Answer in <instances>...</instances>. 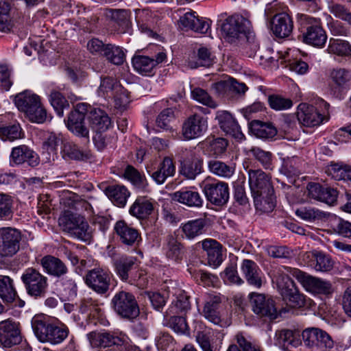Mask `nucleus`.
<instances>
[{
  "label": "nucleus",
  "instance_id": "obj_1",
  "mask_svg": "<svg viewBox=\"0 0 351 351\" xmlns=\"http://www.w3.org/2000/svg\"><path fill=\"white\" fill-rule=\"evenodd\" d=\"M252 27L249 15L245 13L234 14L228 16L221 25L224 38L230 43H237L248 40Z\"/></svg>",
  "mask_w": 351,
  "mask_h": 351
},
{
  "label": "nucleus",
  "instance_id": "obj_2",
  "mask_svg": "<svg viewBox=\"0 0 351 351\" xmlns=\"http://www.w3.org/2000/svg\"><path fill=\"white\" fill-rule=\"evenodd\" d=\"M15 105L32 122L43 123L47 119V111L43 106L40 97L29 91H24L16 95Z\"/></svg>",
  "mask_w": 351,
  "mask_h": 351
},
{
  "label": "nucleus",
  "instance_id": "obj_3",
  "mask_svg": "<svg viewBox=\"0 0 351 351\" xmlns=\"http://www.w3.org/2000/svg\"><path fill=\"white\" fill-rule=\"evenodd\" d=\"M58 221L62 230L75 238L83 241L90 240L93 232L82 215L68 212L60 217Z\"/></svg>",
  "mask_w": 351,
  "mask_h": 351
},
{
  "label": "nucleus",
  "instance_id": "obj_4",
  "mask_svg": "<svg viewBox=\"0 0 351 351\" xmlns=\"http://www.w3.org/2000/svg\"><path fill=\"white\" fill-rule=\"evenodd\" d=\"M202 113L195 112L189 116L182 125V136L187 141L195 139L203 136L208 128V119L206 116L209 110L198 107Z\"/></svg>",
  "mask_w": 351,
  "mask_h": 351
},
{
  "label": "nucleus",
  "instance_id": "obj_5",
  "mask_svg": "<svg viewBox=\"0 0 351 351\" xmlns=\"http://www.w3.org/2000/svg\"><path fill=\"white\" fill-rule=\"evenodd\" d=\"M302 42L321 48L326 44L327 36L319 19L307 15L302 16Z\"/></svg>",
  "mask_w": 351,
  "mask_h": 351
},
{
  "label": "nucleus",
  "instance_id": "obj_6",
  "mask_svg": "<svg viewBox=\"0 0 351 351\" xmlns=\"http://www.w3.org/2000/svg\"><path fill=\"white\" fill-rule=\"evenodd\" d=\"M88 339L98 351H123L128 343L125 335L110 332H92L88 335Z\"/></svg>",
  "mask_w": 351,
  "mask_h": 351
},
{
  "label": "nucleus",
  "instance_id": "obj_7",
  "mask_svg": "<svg viewBox=\"0 0 351 351\" xmlns=\"http://www.w3.org/2000/svg\"><path fill=\"white\" fill-rule=\"evenodd\" d=\"M114 311L121 317L132 320L140 313L138 302L133 294L125 291L117 293L111 300Z\"/></svg>",
  "mask_w": 351,
  "mask_h": 351
},
{
  "label": "nucleus",
  "instance_id": "obj_8",
  "mask_svg": "<svg viewBox=\"0 0 351 351\" xmlns=\"http://www.w3.org/2000/svg\"><path fill=\"white\" fill-rule=\"evenodd\" d=\"M277 287L282 300L290 306L302 308L306 305V297L299 291L294 281L287 274L279 276Z\"/></svg>",
  "mask_w": 351,
  "mask_h": 351
},
{
  "label": "nucleus",
  "instance_id": "obj_9",
  "mask_svg": "<svg viewBox=\"0 0 351 351\" xmlns=\"http://www.w3.org/2000/svg\"><path fill=\"white\" fill-rule=\"evenodd\" d=\"M318 104L320 108H324L322 114L313 106L300 105L297 113L300 123L306 127H314L319 125L325 119L327 121L328 119L329 104L321 99Z\"/></svg>",
  "mask_w": 351,
  "mask_h": 351
},
{
  "label": "nucleus",
  "instance_id": "obj_10",
  "mask_svg": "<svg viewBox=\"0 0 351 351\" xmlns=\"http://www.w3.org/2000/svg\"><path fill=\"white\" fill-rule=\"evenodd\" d=\"M289 272L308 292L329 294L332 291V285L328 281L313 277L296 268H289Z\"/></svg>",
  "mask_w": 351,
  "mask_h": 351
},
{
  "label": "nucleus",
  "instance_id": "obj_11",
  "mask_svg": "<svg viewBox=\"0 0 351 351\" xmlns=\"http://www.w3.org/2000/svg\"><path fill=\"white\" fill-rule=\"evenodd\" d=\"M27 293L35 298L43 297L47 289V278L36 269L27 268L21 276Z\"/></svg>",
  "mask_w": 351,
  "mask_h": 351
},
{
  "label": "nucleus",
  "instance_id": "obj_12",
  "mask_svg": "<svg viewBox=\"0 0 351 351\" xmlns=\"http://www.w3.org/2000/svg\"><path fill=\"white\" fill-rule=\"evenodd\" d=\"M90 106L85 103L77 104L68 117L67 128L77 136L88 138L89 130L85 125V116Z\"/></svg>",
  "mask_w": 351,
  "mask_h": 351
},
{
  "label": "nucleus",
  "instance_id": "obj_13",
  "mask_svg": "<svg viewBox=\"0 0 351 351\" xmlns=\"http://www.w3.org/2000/svg\"><path fill=\"white\" fill-rule=\"evenodd\" d=\"M203 192L208 202L215 206H223L229 199L228 184L224 182H206L203 184Z\"/></svg>",
  "mask_w": 351,
  "mask_h": 351
},
{
  "label": "nucleus",
  "instance_id": "obj_14",
  "mask_svg": "<svg viewBox=\"0 0 351 351\" xmlns=\"http://www.w3.org/2000/svg\"><path fill=\"white\" fill-rule=\"evenodd\" d=\"M250 295L252 309L255 314L270 319L277 318L278 313L273 299L257 293H252Z\"/></svg>",
  "mask_w": 351,
  "mask_h": 351
},
{
  "label": "nucleus",
  "instance_id": "obj_15",
  "mask_svg": "<svg viewBox=\"0 0 351 351\" xmlns=\"http://www.w3.org/2000/svg\"><path fill=\"white\" fill-rule=\"evenodd\" d=\"M22 341L20 324L8 319L0 322V344L5 348H11Z\"/></svg>",
  "mask_w": 351,
  "mask_h": 351
},
{
  "label": "nucleus",
  "instance_id": "obj_16",
  "mask_svg": "<svg viewBox=\"0 0 351 351\" xmlns=\"http://www.w3.org/2000/svg\"><path fill=\"white\" fill-rule=\"evenodd\" d=\"M21 232L15 228H0V255L12 256L19 250Z\"/></svg>",
  "mask_w": 351,
  "mask_h": 351
},
{
  "label": "nucleus",
  "instance_id": "obj_17",
  "mask_svg": "<svg viewBox=\"0 0 351 351\" xmlns=\"http://www.w3.org/2000/svg\"><path fill=\"white\" fill-rule=\"evenodd\" d=\"M111 277L107 271L101 268L93 269L85 277L86 284L99 294L106 293L110 285Z\"/></svg>",
  "mask_w": 351,
  "mask_h": 351
},
{
  "label": "nucleus",
  "instance_id": "obj_18",
  "mask_svg": "<svg viewBox=\"0 0 351 351\" xmlns=\"http://www.w3.org/2000/svg\"><path fill=\"white\" fill-rule=\"evenodd\" d=\"M248 180L252 195L274 192L270 176L261 169H250Z\"/></svg>",
  "mask_w": 351,
  "mask_h": 351
},
{
  "label": "nucleus",
  "instance_id": "obj_19",
  "mask_svg": "<svg viewBox=\"0 0 351 351\" xmlns=\"http://www.w3.org/2000/svg\"><path fill=\"white\" fill-rule=\"evenodd\" d=\"M216 119L220 128L227 134L241 141L245 138L241 128L233 118L232 114L227 111H217Z\"/></svg>",
  "mask_w": 351,
  "mask_h": 351
},
{
  "label": "nucleus",
  "instance_id": "obj_20",
  "mask_svg": "<svg viewBox=\"0 0 351 351\" xmlns=\"http://www.w3.org/2000/svg\"><path fill=\"white\" fill-rule=\"evenodd\" d=\"M330 76L333 82L331 92L335 97L341 99L348 88L351 72L345 69H335L331 71Z\"/></svg>",
  "mask_w": 351,
  "mask_h": 351
},
{
  "label": "nucleus",
  "instance_id": "obj_21",
  "mask_svg": "<svg viewBox=\"0 0 351 351\" xmlns=\"http://www.w3.org/2000/svg\"><path fill=\"white\" fill-rule=\"evenodd\" d=\"M10 162L15 165L27 162L30 167H35L40 163L38 155L27 145H22L12 149Z\"/></svg>",
  "mask_w": 351,
  "mask_h": 351
},
{
  "label": "nucleus",
  "instance_id": "obj_22",
  "mask_svg": "<svg viewBox=\"0 0 351 351\" xmlns=\"http://www.w3.org/2000/svg\"><path fill=\"white\" fill-rule=\"evenodd\" d=\"M293 28L291 16L285 13L276 14L271 21V29L274 34L279 38L289 36Z\"/></svg>",
  "mask_w": 351,
  "mask_h": 351
},
{
  "label": "nucleus",
  "instance_id": "obj_23",
  "mask_svg": "<svg viewBox=\"0 0 351 351\" xmlns=\"http://www.w3.org/2000/svg\"><path fill=\"white\" fill-rule=\"evenodd\" d=\"M221 303L219 295H210L205 302L202 314L210 322L222 326L226 322H223L219 312Z\"/></svg>",
  "mask_w": 351,
  "mask_h": 351
},
{
  "label": "nucleus",
  "instance_id": "obj_24",
  "mask_svg": "<svg viewBox=\"0 0 351 351\" xmlns=\"http://www.w3.org/2000/svg\"><path fill=\"white\" fill-rule=\"evenodd\" d=\"M106 16L118 27L121 33L129 32L132 27L131 12L125 9H107Z\"/></svg>",
  "mask_w": 351,
  "mask_h": 351
},
{
  "label": "nucleus",
  "instance_id": "obj_25",
  "mask_svg": "<svg viewBox=\"0 0 351 351\" xmlns=\"http://www.w3.org/2000/svg\"><path fill=\"white\" fill-rule=\"evenodd\" d=\"M195 14V12H188L181 16L178 21L180 25L197 33L206 34L210 28L209 22L199 19Z\"/></svg>",
  "mask_w": 351,
  "mask_h": 351
},
{
  "label": "nucleus",
  "instance_id": "obj_26",
  "mask_svg": "<svg viewBox=\"0 0 351 351\" xmlns=\"http://www.w3.org/2000/svg\"><path fill=\"white\" fill-rule=\"evenodd\" d=\"M114 230L121 243L126 245L132 246L140 239L138 230L128 224L124 220L117 221Z\"/></svg>",
  "mask_w": 351,
  "mask_h": 351
},
{
  "label": "nucleus",
  "instance_id": "obj_27",
  "mask_svg": "<svg viewBox=\"0 0 351 351\" xmlns=\"http://www.w3.org/2000/svg\"><path fill=\"white\" fill-rule=\"evenodd\" d=\"M156 202L145 196L138 197L131 206L130 213L138 219L147 218L154 210Z\"/></svg>",
  "mask_w": 351,
  "mask_h": 351
},
{
  "label": "nucleus",
  "instance_id": "obj_28",
  "mask_svg": "<svg viewBox=\"0 0 351 351\" xmlns=\"http://www.w3.org/2000/svg\"><path fill=\"white\" fill-rule=\"evenodd\" d=\"M88 119L93 130L97 132L107 130L111 125V120L108 115L99 108H88Z\"/></svg>",
  "mask_w": 351,
  "mask_h": 351
},
{
  "label": "nucleus",
  "instance_id": "obj_29",
  "mask_svg": "<svg viewBox=\"0 0 351 351\" xmlns=\"http://www.w3.org/2000/svg\"><path fill=\"white\" fill-rule=\"evenodd\" d=\"M171 198L189 207L199 208L203 204V199L200 194L197 191L189 189L176 191L171 195Z\"/></svg>",
  "mask_w": 351,
  "mask_h": 351
},
{
  "label": "nucleus",
  "instance_id": "obj_30",
  "mask_svg": "<svg viewBox=\"0 0 351 351\" xmlns=\"http://www.w3.org/2000/svg\"><path fill=\"white\" fill-rule=\"evenodd\" d=\"M202 248L207 254L208 263L213 267L219 266L222 261V245L216 240L207 239L202 241Z\"/></svg>",
  "mask_w": 351,
  "mask_h": 351
},
{
  "label": "nucleus",
  "instance_id": "obj_31",
  "mask_svg": "<svg viewBox=\"0 0 351 351\" xmlns=\"http://www.w3.org/2000/svg\"><path fill=\"white\" fill-rule=\"evenodd\" d=\"M169 293L176 298L168 309L169 313H178L186 311L190 308L189 296L186 292L178 287H169Z\"/></svg>",
  "mask_w": 351,
  "mask_h": 351
},
{
  "label": "nucleus",
  "instance_id": "obj_32",
  "mask_svg": "<svg viewBox=\"0 0 351 351\" xmlns=\"http://www.w3.org/2000/svg\"><path fill=\"white\" fill-rule=\"evenodd\" d=\"M176 173V167L172 158L165 157L159 164L158 169L150 173L152 178L158 184L165 183L167 178L172 177Z\"/></svg>",
  "mask_w": 351,
  "mask_h": 351
},
{
  "label": "nucleus",
  "instance_id": "obj_33",
  "mask_svg": "<svg viewBox=\"0 0 351 351\" xmlns=\"http://www.w3.org/2000/svg\"><path fill=\"white\" fill-rule=\"evenodd\" d=\"M41 265L48 274L60 278L68 272L66 265L58 258L46 256L41 259Z\"/></svg>",
  "mask_w": 351,
  "mask_h": 351
},
{
  "label": "nucleus",
  "instance_id": "obj_34",
  "mask_svg": "<svg viewBox=\"0 0 351 351\" xmlns=\"http://www.w3.org/2000/svg\"><path fill=\"white\" fill-rule=\"evenodd\" d=\"M325 171L333 179L343 180L351 185V165L332 162L326 167Z\"/></svg>",
  "mask_w": 351,
  "mask_h": 351
},
{
  "label": "nucleus",
  "instance_id": "obj_35",
  "mask_svg": "<svg viewBox=\"0 0 351 351\" xmlns=\"http://www.w3.org/2000/svg\"><path fill=\"white\" fill-rule=\"evenodd\" d=\"M241 270L245 275L247 282L252 286L260 288L262 285V279L260 276L261 270L256 263L251 260H243Z\"/></svg>",
  "mask_w": 351,
  "mask_h": 351
},
{
  "label": "nucleus",
  "instance_id": "obj_36",
  "mask_svg": "<svg viewBox=\"0 0 351 351\" xmlns=\"http://www.w3.org/2000/svg\"><path fill=\"white\" fill-rule=\"evenodd\" d=\"M54 324H50L41 315L33 317L32 327L37 338L42 342H49Z\"/></svg>",
  "mask_w": 351,
  "mask_h": 351
},
{
  "label": "nucleus",
  "instance_id": "obj_37",
  "mask_svg": "<svg viewBox=\"0 0 351 351\" xmlns=\"http://www.w3.org/2000/svg\"><path fill=\"white\" fill-rule=\"evenodd\" d=\"M249 128L254 136L261 138H272L277 134V129L270 122L254 120L250 122Z\"/></svg>",
  "mask_w": 351,
  "mask_h": 351
},
{
  "label": "nucleus",
  "instance_id": "obj_38",
  "mask_svg": "<svg viewBox=\"0 0 351 351\" xmlns=\"http://www.w3.org/2000/svg\"><path fill=\"white\" fill-rule=\"evenodd\" d=\"M62 155L65 160H87L91 158L92 154L88 150H83L71 142L63 144Z\"/></svg>",
  "mask_w": 351,
  "mask_h": 351
},
{
  "label": "nucleus",
  "instance_id": "obj_39",
  "mask_svg": "<svg viewBox=\"0 0 351 351\" xmlns=\"http://www.w3.org/2000/svg\"><path fill=\"white\" fill-rule=\"evenodd\" d=\"M105 193L117 206L123 207L130 196V192L124 186L112 185L105 189Z\"/></svg>",
  "mask_w": 351,
  "mask_h": 351
},
{
  "label": "nucleus",
  "instance_id": "obj_40",
  "mask_svg": "<svg viewBox=\"0 0 351 351\" xmlns=\"http://www.w3.org/2000/svg\"><path fill=\"white\" fill-rule=\"evenodd\" d=\"M136 258L121 256L114 261L115 271L121 280L126 282L130 276V271L135 265Z\"/></svg>",
  "mask_w": 351,
  "mask_h": 351
},
{
  "label": "nucleus",
  "instance_id": "obj_41",
  "mask_svg": "<svg viewBox=\"0 0 351 351\" xmlns=\"http://www.w3.org/2000/svg\"><path fill=\"white\" fill-rule=\"evenodd\" d=\"M213 56L210 50L205 47H201L197 49V55L189 59L188 66L191 69H196L199 66L208 67L213 64Z\"/></svg>",
  "mask_w": 351,
  "mask_h": 351
},
{
  "label": "nucleus",
  "instance_id": "obj_42",
  "mask_svg": "<svg viewBox=\"0 0 351 351\" xmlns=\"http://www.w3.org/2000/svg\"><path fill=\"white\" fill-rule=\"evenodd\" d=\"M208 168L210 173L223 178H231L235 170L233 165H228L215 159L210 160L208 162Z\"/></svg>",
  "mask_w": 351,
  "mask_h": 351
},
{
  "label": "nucleus",
  "instance_id": "obj_43",
  "mask_svg": "<svg viewBox=\"0 0 351 351\" xmlns=\"http://www.w3.org/2000/svg\"><path fill=\"white\" fill-rule=\"evenodd\" d=\"M256 208L263 213H269L273 210L276 206L274 191L269 193H260L258 195H252Z\"/></svg>",
  "mask_w": 351,
  "mask_h": 351
},
{
  "label": "nucleus",
  "instance_id": "obj_44",
  "mask_svg": "<svg viewBox=\"0 0 351 351\" xmlns=\"http://www.w3.org/2000/svg\"><path fill=\"white\" fill-rule=\"evenodd\" d=\"M123 176L138 189L145 190L148 186V182L145 176L141 173L132 165H128L125 167Z\"/></svg>",
  "mask_w": 351,
  "mask_h": 351
},
{
  "label": "nucleus",
  "instance_id": "obj_45",
  "mask_svg": "<svg viewBox=\"0 0 351 351\" xmlns=\"http://www.w3.org/2000/svg\"><path fill=\"white\" fill-rule=\"evenodd\" d=\"M206 154L215 156H219L227 149L228 141L223 138H217L212 140L207 139L202 144Z\"/></svg>",
  "mask_w": 351,
  "mask_h": 351
},
{
  "label": "nucleus",
  "instance_id": "obj_46",
  "mask_svg": "<svg viewBox=\"0 0 351 351\" xmlns=\"http://www.w3.org/2000/svg\"><path fill=\"white\" fill-rule=\"evenodd\" d=\"M132 63L138 73L145 75H150L156 66L154 59L145 56H134Z\"/></svg>",
  "mask_w": 351,
  "mask_h": 351
},
{
  "label": "nucleus",
  "instance_id": "obj_47",
  "mask_svg": "<svg viewBox=\"0 0 351 351\" xmlns=\"http://www.w3.org/2000/svg\"><path fill=\"white\" fill-rule=\"evenodd\" d=\"M203 160L198 158H194L191 161L182 164L180 173L186 178L194 180L196 176L202 171Z\"/></svg>",
  "mask_w": 351,
  "mask_h": 351
},
{
  "label": "nucleus",
  "instance_id": "obj_48",
  "mask_svg": "<svg viewBox=\"0 0 351 351\" xmlns=\"http://www.w3.org/2000/svg\"><path fill=\"white\" fill-rule=\"evenodd\" d=\"M16 296L14 282L8 276H0V298L6 302H12Z\"/></svg>",
  "mask_w": 351,
  "mask_h": 351
},
{
  "label": "nucleus",
  "instance_id": "obj_49",
  "mask_svg": "<svg viewBox=\"0 0 351 351\" xmlns=\"http://www.w3.org/2000/svg\"><path fill=\"white\" fill-rule=\"evenodd\" d=\"M205 225L204 219H197L183 223L181 228L186 238L193 239L203 233Z\"/></svg>",
  "mask_w": 351,
  "mask_h": 351
},
{
  "label": "nucleus",
  "instance_id": "obj_50",
  "mask_svg": "<svg viewBox=\"0 0 351 351\" xmlns=\"http://www.w3.org/2000/svg\"><path fill=\"white\" fill-rule=\"evenodd\" d=\"M103 57L112 64H122L125 60V55L122 47L113 44H106Z\"/></svg>",
  "mask_w": 351,
  "mask_h": 351
},
{
  "label": "nucleus",
  "instance_id": "obj_51",
  "mask_svg": "<svg viewBox=\"0 0 351 351\" xmlns=\"http://www.w3.org/2000/svg\"><path fill=\"white\" fill-rule=\"evenodd\" d=\"M327 51L329 53L351 58V45L344 40L331 38Z\"/></svg>",
  "mask_w": 351,
  "mask_h": 351
},
{
  "label": "nucleus",
  "instance_id": "obj_52",
  "mask_svg": "<svg viewBox=\"0 0 351 351\" xmlns=\"http://www.w3.org/2000/svg\"><path fill=\"white\" fill-rule=\"evenodd\" d=\"M301 162L298 157L283 159L280 172L287 177L298 176L301 173Z\"/></svg>",
  "mask_w": 351,
  "mask_h": 351
},
{
  "label": "nucleus",
  "instance_id": "obj_53",
  "mask_svg": "<svg viewBox=\"0 0 351 351\" xmlns=\"http://www.w3.org/2000/svg\"><path fill=\"white\" fill-rule=\"evenodd\" d=\"M49 101L57 114L60 117L64 115V110L68 109L69 107V101L60 92L56 89H53L51 91Z\"/></svg>",
  "mask_w": 351,
  "mask_h": 351
},
{
  "label": "nucleus",
  "instance_id": "obj_54",
  "mask_svg": "<svg viewBox=\"0 0 351 351\" xmlns=\"http://www.w3.org/2000/svg\"><path fill=\"white\" fill-rule=\"evenodd\" d=\"M167 311L164 315V324L172 328L176 332L183 333L187 330V324L186 319L182 316L171 315Z\"/></svg>",
  "mask_w": 351,
  "mask_h": 351
},
{
  "label": "nucleus",
  "instance_id": "obj_55",
  "mask_svg": "<svg viewBox=\"0 0 351 351\" xmlns=\"http://www.w3.org/2000/svg\"><path fill=\"white\" fill-rule=\"evenodd\" d=\"M24 133L19 123L0 126V137L3 141H13L23 138Z\"/></svg>",
  "mask_w": 351,
  "mask_h": 351
},
{
  "label": "nucleus",
  "instance_id": "obj_56",
  "mask_svg": "<svg viewBox=\"0 0 351 351\" xmlns=\"http://www.w3.org/2000/svg\"><path fill=\"white\" fill-rule=\"evenodd\" d=\"M166 256L168 258L178 261L182 258L181 245L173 236H168L166 239Z\"/></svg>",
  "mask_w": 351,
  "mask_h": 351
},
{
  "label": "nucleus",
  "instance_id": "obj_57",
  "mask_svg": "<svg viewBox=\"0 0 351 351\" xmlns=\"http://www.w3.org/2000/svg\"><path fill=\"white\" fill-rule=\"evenodd\" d=\"M10 5L8 2L0 0V32H9L12 25L10 19Z\"/></svg>",
  "mask_w": 351,
  "mask_h": 351
},
{
  "label": "nucleus",
  "instance_id": "obj_58",
  "mask_svg": "<svg viewBox=\"0 0 351 351\" xmlns=\"http://www.w3.org/2000/svg\"><path fill=\"white\" fill-rule=\"evenodd\" d=\"M191 97L194 100L210 108L215 109L218 106L207 91L201 88H193L191 90Z\"/></svg>",
  "mask_w": 351,
  "mask_h": 351
},
{
  "label": "nucleus",
  "instance_id": "obj_59",
  "mask_svg": "<svg viewBox=\"0 0 351 351\" xmlns=\"http://www.w3.org/2000/svg\"><path fill=\"white\" fill-rule=\"evenodd\" d=\"M13 216V199L11 196L0 193V219L9 220Z\"/></svg>",
  "mask_w": 351,
  "mask_h": 351
},
{
  "label": "nucleus",
  "instance_id": "obj_60",
  "mask_svg": "<svg viewBox=\"0 0 351 351\" xmlns=\"http://www.w3.org/2000/svg\"><path fill=\"white\" fill-rule=\"evenodd\" d=\"M268 102L271 108L275 110H285L293 106V101L280 95H271L268 97Z\"/></svg>",
  "mask_w": 351,
  "mask_h": 351
},
{
  "label": "nucleus",
  "instance_id": "obj_61",
  "mask_svg": "<svg viewBox=\"0 0 351 351\" xmlns=\"http://www.w3.org/2000/svg\"><path fill=\"white\" fill-rule=\"evenodd\" d=\"M249 152L265 168L269 169L271 166L272 154L269 152L265 151L258 147H253Z\"/></svg>",
  "mask_w": 351,
  "mask_h": 351
},
{
  "label": "nucleus",
  "instance_id": "obj_62",
  "mask_svg": "<svg viewBox=\"0 0 351 351\" xmlns=\"http://www.w3.org/2000/svg\"><path fill=\"white\" fill-rule=\"evenodd\" d=\"M280 338L284 342L285 345L298 347L302 341L300 339V332L298 330H282L280 333Z\"/></svg>",
  "mask_w": 351,
  "mask_h": 351
},
{
  "label": "nucleus",
  "instance_id": "obj_63",
  "mask_svg": "<svg viewBox=\"0 0 351 351\" xmlns=\"http://www.w3.org/2000/svg\"><path fill=\"white\" fill-rule=\"evenodd\" d=\"M174 111L172 108H167L163 110L157 117L156 123L158 127L163 130H170L171 122L174 120Z\"/></svg>",
  "mask_w": 351,
  "mask_h": 351
},
{
  "label": "nucleus",
  "instance_id": "obj_64",
  "mask_svg": "<svg viewBox=\"0 0 351 351\" xmlns=\"http://www.w3.org/2000/svg\"><path fill=\"white\" fill-rule=\"evenodd\" d=\"M332 228L339 235L351 239V222L338 218L332 223Z\"/></svg>",
  "mask_w": 351,
  "mask_h": 351
}]
</instances>
